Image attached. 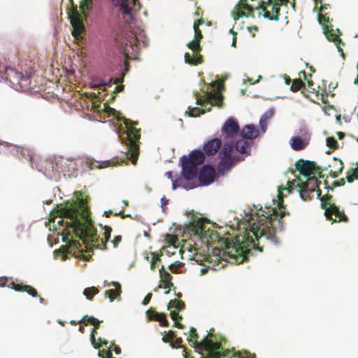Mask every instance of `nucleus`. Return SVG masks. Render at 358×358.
<instances>
[{
    "mask_svg": "<svg viewBox=\"0 0 358 358\" xmlns=\"http://www.w3.org/2000/svg\"><path fill=\"white\" fill-rule=\"evenodd\" d=\"M241 135L243 138L252 141L258 137L259 131L254 125L250 124L242 129Z\"/></svg>",
    "mask_w": 358,
    "mask_h": 358,
    "instance_id": "obj_26",
    "label": "nucleus"
},
{
    "mask_svg": "<svg viewBox=\"0 0 358 358\" xmlns=\"http://www.w3.org/2000/svg\"><path fill=\"white\" fill-rule=\"evenodd\" d=\"M257 6L250 5L247 0H240L238 4L235 7L234 11V19L237 20L242 17L251 16L255 17L254 11Z\"/></svg>",
    "mask_w": 358,
    "mask_h": 358,
    "instance_id": "obj_15",
    "label": "nucleus"
},
{
    "mask_svg": "<svg viewBox=\"0 0 358 358\" xmlns=\"http://www.w3.org/2000/svg\"><path fill=\"white\" fill-rule=\"evenodd\" d=\"M324 29L326 37L328 38V40L336 43L338 50L342 53L343 57H345V54L343 53V49L341 48V45H344V43L339 38V36L334 33V29H329L328 26H326Z\"/></svg>",
    "mask_w": 358,
    "mask_h": 358,
    "instance_id": "obj_25",
    "label": "nucleus"
},
{
    "mask_svg": "<svg viewBox=\"0 0 358 358\" xmlns=\"http://www.w3.org/2000/svg\"><path fill=\"white\" fill-rule=\"evenodd\" d=\"M300 183L310 189V192H316L317 198H320L321 201V206L325 210L324 215L327 220L333 222H348V218L343 210H340L339 208L331 203L333 196L330 194H324L321 196V190L319 189L320 181L313 175L306 178L305 181L300 179Z\"/></svg>",
    "mask_w": 358,
    "mask_h": 358,
    "instance_id": "obj_4",
    "label": "nucleus"
},
{
    "mask_svg": "<svg viewBox=\"0 0 358 358\" xmlns=\"http://www.w3.org/2000/svg\"><path fill=\"white\" fill-rule=\"evenodd\" d=\"M327 145L333 150H336L338 148V142L334 137H328L327 138Z\"/></svg>",
    "mask_w": 358,
    "mask_h": 358,
    "instance_id": "obj_46",
    "label": "nucleus"
},
{
    "mask_svg": "<svg viewBox=\"0 0 358 358\" xmlns=\"http://www.w3.org/2000/svg\"><path fill=\"white\" fill-rule=\"evenodd\" d=\"M92 0H82L80 3V9L81 13L85 15V12L91 8Z\"/></svg>",
    "mask_w": 358,
    "mask_h": 358,
    "instance_id": "obj_43",
    "label": "nucleus"
},
{
    "mask_svg": "<svg viewBox=\"0 0 358 358\" xmlns=\"http://www.w3.org/2000/svg\"><path fill=\"white\" fill-rule=\"evenodd\" d=\"M61 169L58 162L50 159L41 160L38 164V170L50 178L58 176Z\"/></svg>",
    "mask_w": 358,
    "mask_h": 358,
    "instance_id": "obj_13",
    "label": "nucleus"
},
{
    "mask_svg": "<svg viewBox=\"0 0 358 358\" xmlns=\"http://www.w3.org/2000/svg\"><path fill=\"white\" fill-rule=\"evenodd\" d=\"M180 264H181V263H180V262H175V263H173V264H171L169 266V269H170L171 271L174 272V268H176L178 266H179V265H180Z\"/></svg>",
    "mask_w": 358,
    "mask_h": 358,
    "instance_id": "obj_60",
    "label": "nucleus"
},
{
    "mask_svg": "<svg viewBox=\"0 0 358 358\" xmlns=\"http://www.w3.org/2000/svg\"><path fill=\"white\" fill-rule=\"evenodd\" d=\"M152 293H148L145 296V298H144V299H143V301L142 302L143 305H144V306L148 305L150 303V300L152 299Z\"/></svg>",
    "mask_w": 358,
    "mask_h": 358,
    "instance_id": "obj_54",
    "label": "nucleus"
},
{
    "mask_svg": "<svg viewBox=\"0 0 358 358\" xmlns=\"http://www.w3.org/2000/svg\"><path fill=\"white\" fill-rule=\"evenodd\" d=\"M69 19L73 27L72 36L78 41L82 40L81 35L85 32V29L80 13L77 8L73 6L71 13L69 15Z\"/></svg>",
    "mask_w": 358,
    "mask_h": 358,
    "instance_id": "obj_10",
    "label": "nucleus"
},
{
    "mask_svg": "<svg viewBox=\"0 0 358 358\" xmlns=\"http://www.w3.org/2000/svg\"><path fill=\"white\" fill-rule=\"evenodd\" d=\"M117 5L120 8V10L124 15L131 17V10H138L141 8L138 0H117Z\"/></svg>",
    "mask_w": 358,
    "mask_h": 358,
    "instance_id": "obj_19",
    "label": "nucleus"
},
{
    "mask_svg": "<svg viewBox=\"0 0 358 358\" xmlns=\"http://www.w3.org/2000/svg\"><path fill=\"white\" fill-rule=\"evenodd\" d=\"M238 357L239 358H256L255 355H253L252 356H250V354H248V352H243V355H238Z\"/></svg>",
    "mask_w": 358,
    "mask_h": 358,
    "instance_id": "obj_57",
    "label": "nucleus"
},
{
    "mask_svg": "<svg viewBox=\"0 0 358 358\" xmlns=\"http://www.w3.org/2000/svg\"><path fill=\"white\" fill-rule=\"evenodd\" d=\"M122 241V236H115L113 240L112 241V243H113L114 247H117V245L120 243Z\"/></svg>",
    "mask_w": 358,
    "mask_h": 358,
    "instance_id": "obj_56",
    "label": "nucleus"
},
{
    "mask_svg": "<svg viewBox=\"0 0 358 358\" xmlns=\"http://www.w3.org/2000/svg\"><path fill=\"white\" fill-rule=\"evenodd\" d=\"M5 147L8 152L16 156L19 159H25L30 162L31 166L33 165L34 155L29 149L16 146L8 143H5Z\"/></svg>",
    "mask_w": 358,
    "mask_h": 358,
    "instance_id": "obj_14",
    "label": "nucleus"
},
{
    "mask_svg": "<svg viewBox=\"0 0 358 358\" xmlns=\"http://www.w3.org/2000/svg\"><path fill=\"white\" fill-rule=\"evenodd\" d=\"M118 120H122L127 130L122 135H120L122 143L126 145L127 158L130 159L133 164H136L138 157V141L141 138V129L134 127L138 122H134L124 117H117Z\"/></svg>",
    "mask_w": 358,
    "mask_h": 358,
    "instance_id": "obj_6",
    "label": "nucleus"
},
{
    "mask_svg": "<svg viewBox=\"0 0 358 358\" xmlns=\"http://www.w3.org/2000/svg\"><path fill=\"white\" fill-rule=\"evenodd\" d=\"M146 315L150 320L158 321L162 327H169V322L166 320V315L155 311L152 308H150L146 311Z\"/></svg>",
    "mask_w": 358,
    "mask_h": 358,
    "instance_id": "obj_22",
    "label": "nucleus"
},
{
    "mask_svg": "<svg viewBox=\"0 0 358 358\" xmlns=\"http://www.w3.org/2000/svg\"><path fill=\"white\" fill-rule=\"evenodd\" d=\"M159 275L161 279L158 287L167 289L165 292V294H168L170 292L171 288L173 287V283L171 282L173 277L167 271L165 270L164 266H162L159 269Z\"/></svg>",
    "mask_w": 358,
    "mask_h": 358,
    "instance_id": "obj_21",
    "label": "nucleus"
},
{
    "mask_svg": "<svg viewBox=\"0 0 358 358\" xmlns=\"http://www.w3.org/2000/svg\"><path fill=\"white\" fill-rule=\"evenodd\" d=\"M172 308H176L178 311H181L185 308V304L181 300L172 299L168 304V309L170 310Z\"/></svg>",
    "mask_w": 358,
    "mask_h": 358,
    "instance_id": "obj_37",
    "label": "nucleus"
},
{
    "mask_svg": "<svg viewBox=\"0 0 358 358\" xmlns=\"http://www.w3.org/2000/svg\"><path fill=\"white\" fill-rule=\"evenodd\" d=\"M289 0H268L265 2L261 1L256 6V9H262L264 12V17L271 20L278 21L279 20L280 6L287 5Z\"/></svg>",
    "mask_w": 358,
    "mask_h": 358,
    "instance_id": "obj_9",
    "label": "nucleus"
},
{
    "mask_svg": "<svg viewBox=\"0 0 358 358\" xmlns=\"http://www.w3.org/2000/svg\"><path fill=\"white\" fill-rule=\"evenodd\" d=\"M173 327H178L179 329H184L185 328V325H183L182 324L178 322V320L175 321Z\"/></svg>",
    "mask_w": 358,
    "mask_h": 358,
    "instance_id": "obj_63",
    "label": "nucleus"
},
{
    "mask_svg": "<svg viewBox=\"0 0 358 358\" xmlns=\"http://www.w3.org/2000/svg\"><path fill=\"white\" fill-rule=\"evenodd\" d=\"M240 130L237 120L234 117L228 118L221 129V137L224 138L234 137Z\"/></svg>",
    "mask_w": 358,
    "mask_h": 358,
    "instance_id": "obj_16",
    "label": "nucleus"
},
{
    "mask_svg": "<svg viewBox=\"0 0 358 358\" xmlns=\"http://www.w3.org/2000/svg\"><path fill=\"white\" fill-rule=\"evenodd\" d=\"M96 329H92L90 334V341L92 343V345L94 346V348L97 349L99 348V343L96 341L95 336L97 334Z\"/></svg>",
    "mask_w": 358,
    "mask_h": 358,
    "instance_id": "obj_48",
    "label": "nucleus"
},
{
    "mask_svg": "<svg viewBox=\"0 0 358 358\" xmlns=\"http://www.w3.org/2000/svg\"><path fill=\"white\" fill-rule=\"evenodd\" d=\"M332 169L330 171V174H333L336 177L338 173H341L344 168L343 162L341 159L334 158L331 164L329 165Z\"/></svg>",
    "mask_w": 358,
    "mask_h": 358,
    "instance_id": "obj_34",
    "label": "nucleus"
},
{
    "mask_svg": "<svg viewBox=\"0 0 358 358\" xmlns=\"http://www.w3.org/2000/svg\"><path fill=\"white\" fill-rule=\"evenodd\" d=\"M234 147L232 143H226L222 148H220L221 150L219 154L220 159V166H222L224 169H229L236 164V158L231 156Z\"/></svg>",
    "mask_w": 358,
    "mask_h": 358,
    "instance_id": "obj_12",
    "label": "nucleus"
},
{
    "mask_svg": "<svg viewBox=\"0 0 358 358\" xmlns=\"http://www.w3.org/2000/svg\"><path fill=\"white\" fill-rule=\"evenodd\" d=\"M295 183H296V186L299 187L298 192L299 193L301 198L303 200L309 201L313 198L315 192H310V189H308L303 185H301V183H300V179H299L298 180H294L293 182V184L295 185Z\"/></svg>",
    "mask_w": 358,
    "mask_h": 358,
    "instance_id": "obj_27",
    "label": "nucleus"
},
{
    "mask_svg": "<svg viewBox=\"0 0 358 358\" xmlns=\"http://www.w3.org/2000/svg\"><path fill=\"white\" fill-rule=\"evenodd\" d=\"M176 337V335L174 331L172 330H169L167 333V334L162 338V341L164 343H171L174 340V338Z\"/></svg>",
    "mask_w": 358,
    "mask_h": 358,
    "instance_id": "obj_47",
    "label": "nucleus"
},
{
    "mask_svg": "<svg viewBox=\"0 0 358 358\" xmlns=\"http://www.w3.org/2000/svg\"><path fill=\"white\" fill-rule=\"evenodd\" d=\"M296 169L299 173L307 178L314 174L316 169L313 162L300 160L295 164Z\"/></svg>",
    "mask_w": 358,
    "mask_h": 358,
    "instance_id": "obj_20",
    "label": "nucleus"
},
{
    "mask_svg": "<svg viewBox=\"0 0 358 358\" xmlns=\"http://www.w3.org/2000/svg\"><path fill=\"white\" fill-rule=\"evenodd\" d=\"M189 110L187 111V113H188V115L190 117H197L200 115L201 114L205 113V109L204 108H199L197 107L194 108H188Z\"/></svg>",
    "mask_w": 358,
    "mask_h": 358,
    "instance_id": "obj_42",
    "label": "nucleus"
},
{
    "mask_svg": "<svg viewBox=\"0 0 358 358\" xmlns=\"http://www.w3.org/2000/svg\"><path fill=\"white\" fill-rule=\"evenodd\" d=\"M120 47L127 59L135 57L138 51V38L131 31H125L117 38Z\"/></svg>",
    "mask_w": 358,
    "mask_h": 358,
    "instance_id": "obj_8",
    "label": "nucleus"
},
{
    "mask_svg": "<svg viewBox=\"0 0 358 358\" xmlns=\"http://www.w3.org/2000/svg\"><path fill=\"white\" fill-rule=\"evenodd\" d=\"M204 23V21L203 19H198L196 20L194 23V38L196 41H199L201 42V39L203 38V35L201 33V31L199 29V26L203 24Z\"/></svg>",
    "mask_w": 358,
    "mask_h": 358,
    "instance_id": "obj_36",
    "label": "nucleus"
},
{
    "mask_svg": "<svg viewBox=\"0 0 358 358\" xmlns=\"http://www.w3.org/2000/svg\"><path fill=\"white\" fill-rule=\"evenodd\" d=\"M252 145V141H248L247 139L243 138L236 141L235 148L240 153L249 155Z\"/></svg>",
    "mask_w": 358,
    "mask_h": 358,
    "instance_id": "obj_31",
    "label": "nucleus"
},
{
    "mask_svg": "<svg viewBox=\"0 0 358 358\" xmlns=\"http://www.w3.org/2000/svg\"><path fill=\"white\" fill-rule=\"evenodd\" d=\"M187 47L192 50V55H191L188 52H186L185 54V62L188 64L193 66L202 64L203 60V57L201 55V51L202 48L200 45V41L193 39L192 41L188 43Z\"/></svg>",
    "mask_w": 358,
    "mask_h": 358,
    "instance_id": "obj_11",
    "label": "nucleus"
},
{
    "mask_svg": "<svg viewBox=\"0 0 358 358\" xmlns=\"http://www.w3.org/2000/svg\"><path fill=\"white\" fill-rule=\"evenodd\" d=\"M208 103L211 106L222 107L223 105V96L219 92H209L207 95Z\"/></svg>",
    "mask_w": 358,
    "mask_h": 358,
    "instance_id": "obj_32",
    "label": "nucleus"
},
{
    "mask_svg": "<svg viewBox=\"0 0 358 358\" xmlns=\"http://www.w3.org/2000/svg\"><path fill=\"white\" fill-rule=\"evenodd\" d=\"M282 77L285 80L286 85H289L292 82V79L287 75L285 74L282 76Z\"/></svg>",
    "mask_w": 358,
    "mask_h": 358,
    "instance_id": "obj_61",
    "label": "nucleus"
},
{
    "mask_svg": "<svg viewBox=\"0 0 358 358\" xmlns=\"http://www.w3.org/2000/svg\"><path fill=\"white\" fill-rule=\"evenodd\" d=\"M96 319L93 316H89L87 315H84L80 321L78 322V323H83L85 326H87L89 324H92L94 322H96Z\"/></svg>",
    "mask_w": 358,
    "mask_h": 358,
    "instance_id": "obj_44",
    "label": "nucleus"
},
{
    "mask_svg": "<svg viewBox=\"0 0 358 358\" xmlns=\"http://www.w3.org/2000/svg\"><path fill=\"white\" fill-rule=\"evenodd\" d=\"M308 142L299 136H294L290 140V145L294 150H303L308 145Z\"/></svg>",
    "mask_w": 358,
    "mask_h": 358,
    "instance_id": "obj_33",
    "label": "nucleus"
},
{
    "mask_svg": "<svg viewBox=\"0 0 358 358\" xmlns=\"http://www.w3.org/2000/svg\"><path fill=\"white\" fill-rule=\"evenodd\" d=\"M318 20L321 24H323L325 27L327 26V24L329 22V17H326L324 15L322 14L319 15Z\"/></svg>",
    "mask_w": 358,
    "mask_h": 358,
    "instance_id": "obj_51",
    "label": "nucleus"
},
{
    "mask_svg": "<svg viewBox=\"0 0 358 358\" xmlns=\"http://www.w3.org/2000/svg\"><path fill=\"white\" fill-rule=\"evenodd\" d=\"M315 171H316L317 173L319 178H324V176L322 174V171L320 167L316 168Z\"/></svg>",
    "mask_w": 358,
    "mask_h": 358,
    "instance_id": "obj_64",
    "label": "nucleus"
},
{
    "mask_svg": "<svg viewBox=\"0 0 358 358\" xmlns=\"http://www.w3.org/2000/svg\"><path fill=\"white\" fill-rule=\"evenodd\" d=\"M8 278L3 276L0 277V287H8Z\"/></svg>",
    "mask_w": 358,
    "mask_h": 358,
    "instance_id": "obj_53",
    "label": "nucleus"
},
{
    "mask_svg": "<svg viewBox=\"0 0 358 358\" xmlns=\"http://www.w3.org/2000/svg\"><path fill=\"white\" fill-rule=\"evenodd\" d=\"M99 293V289L95 287H87L84 289L83 294L88 300H92L94 295Z\"/></svg>",
    "mask_w": 358,
    "mask_h": 358,
    "instance_id": "obj_41",
    "label": "nucleus"
},
{
    "mask_svg": "<svg viewBox=\"0 0 358 358\" xmlns=\"http://www.w3.org/2000/svg\"><path fill=\"white\" fill-rule=\"evenodd\" d=\"M205 159V154L199 150H193L189 154V157H187V162L196 165V166L202 164L204 162Z\"/></svg>",
    "mask_w": 358,
    "mask_h": 358,
    "instance_id": "obj_28",
    "label": "nucleus"
},
{
    "mask_svg": "<svg viewBox=\"0 0 358 358\" xmlns=\"http://www.w3.org/2000/svg\"><path fill=\"white\" fill-rule=\"evenodd\" d=\"M110 345L111 347L114 346L113 350H114L116 355H118L121 353V348L119 346L115 345L114 343H112Z\"/></svg>",
    "mask_w": 358,
    "mask_h": 358,
    "instance_id": "obj_59",
    "label": "nucleus"
},
{
    "mask_svg": "<svg viewBox=\"0 0 358 358\" xmlns=\"http://www.w3.org/2000/svg\"><path fill=\"white\" fill-rule=\"evenodd\" d=\"M357 179H358V164L356 168L349 170L346 175V180L348 182H352Z\"/></svg>",
    "mask_w": 358,
    "mask_h": 358,
    "instance_id": "obj_40",
    "label": "nucleus"
},
{
    "mask_svg": "<svg viewBox=\"0 0 358 358\" xmlns=\"http://www.w3.org/2000/svg\"><path fill=\"white\" fill-rule=\"evenodd\" d=\"M259 123H260V126H261V128L262 129L265 131H266V120H264L262 117L260 119V121H259Z\"/></svg>",
    "mask_w": 358,
    "mask_h": 358,
    "instance_id": "obj_58",
    "label": "nucleus"
},
{
    "mask_svg": "<svg viewBox=\"0 0 358 358\" xmlns=\"http://www.w3.org/2000/svg\"><path fill=\"white\" fill-rule=\"evenodd\" d=\"M0 78L8 81L10 86L15 90L25 91L31 88L30 76H24L15 69L1 63H0Z\"/></svg>",
    "mask_w": 358,
    "mask_h": 358,
    "instance_id": "obj_7",
    "label": "nucleus"
},
{
    "mask_svg": "<svg viewBox=\"0 0 358 358\" xmlns=\"http://www.w3.org/2000/svg\"><path fill=\"white\" fill-rule=\"evenodd\" d=\"M280 194L278 196L279 209L273 208L268 209L266 215L262 213L261 216L259 215L257 222L252 223L249 230L245 229L243 234L236 236L234 241L224 238L217 231L207 228L206 224L208 222L206 218H199L191 222L188 230L206 245L223 242L224 253L231 259V262L241 264L248 259L251 249L262 252L266 245L279 243L276 234L284 229L282 220L286 214H289L285 210Z\"/></svg>",
    "mask_w": 358,
    "mask_h": 358,
    "instance_id": "obj_1",
    "label": "nucleus"
},
{
    "mask_svg": "<svg viewBox=\"0 0 358 358\" xmlns=\"http://www.w3.org/2000/svg\"><path fill=\"white\" fill-rule=\"evenodd\" d=\"M57 208L59 220L52 225V231L62 236L63 242L67 243L72 233L79 239L93 236L95 230L84 199L78 205L66 203Z\"/></svg>",
    "mask_w": 358,
    "mask_h": 358,
    "instance_id": "obj_2",
    "label": "nucleus"
},
{
    "mask_svg": "<svg viewBox=\"0 0 358 358\" xmlns=\"http://www.w3.org/2000/svg\"><path fill=\"white\" fill-rule=\"evenodd\" d=\"M222 148V141L220 138H215L209 140L203 146L205 154L211 156L215 155Z\"/></svg>",
    "mask_w": 358,
    "mask_h": 358,
    "instance_id": "obj_23",
    "label": "nucleus"
},
{
    "mask_svg": "<svg viewBox=\"0 0 358 358\" xmlns=\"http://www.w3.org/2000/svg\"><path fill=\"white\" fill-rule=\"evenodd\" d=\"M305 83L301 78L294 79L292 82L290 90L293 92H296L305 88Z\"/></svg>",
    "mask_w": 358,
    "mask_h": 358,
    "instance_id": "obj_38",
    "label": "nucleus"
},
{
    "mask_svg": "<svg viewBox=\"0 0 358 358\" xmlns=\"http://www.w3.org/2000/svg\"><path fill=\"white\" fill-rule=\"evenodd\" d=\"M170 315H171V319L174 322L182 319V315H179V313L175 310L171 311Z\"/></svg>",
    "mask_w": 358,
    "mask_h": 358,
    "instance_id": "obj_52",
    "label": "nucleus"
},
{
    "mask_svg": "<svg viewBox=\"0 0 358 358\" xmlns=\"http://www.w3.org/2000/svg\"><path fill=\"white\" fill-rule=\"evenodd\" d=\"M99 342H97L99 345V348L101 346H106L108 345V341L106 340H102L101 338H99Z\"/></svg>",
    "mask_w": 358,
    "mask_h": 358,
    "instance_id": "obj_62",
    "label": "nucleus"
},
{
    "mask_svg": "<svg viewBox=\"0 0 358 358\" xmlns=\"http://www.w3.org/2000/svg\"><path fill=\"white\" fill-rule=\"evenodd\" d=\"M108 285H113L115 289H107L105 296H108L110 301H113L122 292L121 285L118 282L113 281Z\"/></svg>",
    "mask_w": 358,
    "mask_h": 358,
    "instance_id": "obj_30",
    "label": "nucleus"
},
{
    "mask_svg": "<svg viewBox=\"0 0 358 358\" xmlns=\"http://www.w3.org/2000/svg\"><path fill=\"white\" fill-rule=\"evenodd\" d=\"M174 339L175 341H171V346L173 348H181V344L182 343V339L181 338H175Z\"/></svg>",
    "mask_w": 358,
    "mask_h": 358,
    "instance_id": "obj_50",
    "label": "nucleus"
},
{
    "mask_svg": "<svg viewBox=\"0 0 358 358\" xmlns=\"http://www.w3.org/2000/svg\"><path fill=\"white\" fill-rule=\"evenodd\" d=\"M94 229L95 231L92 237H86L85 239L80 238L83 243L85 244V247L87 248L85 251H84V250L82 248V245L79 240H71L69 241L67 246H62L61 248V250H64L63 252L64 253V255L66 256L68 255H71L76 257V258H80L85 261H90L92 257L91 255L88 253L92 250L90 245H92V246L96 248L106 250V244L110 238L112 228L107 225L104 227V241L103 239H100L99 237L97 236L96 229L94 227Z\"/></svg>",
    "mask_w": 358,
    "mask_h": 358,
    "instance_id": "obj_3",
    "label": "nucleus"
},
{
    "mask_svg": "<svg viewBox=\"0 0 358 358\" xmlns=\"http://www.w3.org/2000/svg\"><path fill=\"white\" fill-rule=\"evenodd\" d=\"M180 162L182 163V173L184 178L187 180L194 178L197 174V166L187 162L186 156L182 157Z\"/></svg>",
    "mask_w": 358,
    "mask_h": 358,
    "instance_id": "obj_18",
    "label": "nucleus"
},
{
    "mask_svg": "<svg viewBox=\"0 0 358 358\" xmlns=\"http://www.w3.org/2000/svg\"><path fill=\"white\" fill-rule=\"evenodd\" d=\"M118 164L117 160H108L104 162H94L90 164V167L92 169L94 168L97 169H103L108 166H114Z\"/></svg>",
    "mask_w": 358,
    "mask_h": 358,
    "instance_id": "obj_35",
    "label": "nucleus"
},
{
    "mask_svg": "<svg viewBox=\"0 0 358 358\" xmlns=\"http://www.w3.org/2000/svg\"><path fill=\"white\" fill-rule=\"evenodd\" d=\"M208 334L201 341H197L199 335L195 328L192 327L189 330V336L188 341L189 343H192L194 348L196 350L204 351L205 353H201V358H222L225 356H229L227 354L223 353V347L219 342H214L209 338ZM243 352H236L234 355L235 358L238 357V355H243Z\"/></svg>",
    "mask_w": 358,
    "mask_h": 358,
    "instance_id": "obj_5",
    "label": "nucleus"
},
{
    "mask_svg": "<svg viewBox=\"0 0 358 358\" xmlns=\"http://www.w3.org/2000/svg\"><path fill=\"white\" fill-rule=\"evenodd\" d=\"M345 184V180L343 178H341L338 180L334 181L333 182V187L326 186V188L328 189L333 190L334 187L343 186Z\"/></svg>",
    "mask_w": 358,
    "mask_h": 358,
    "instance_id": "obj_49",
    "label": "nucleus"
},
{
    "mask_svg": "<svg viewBox=\"0 0 358 358\" xmlns=\"http://www.w3.org/2000/svg\"><path fill=\"white\" fill-rule=\"evenodd\" d=\"M151 255H152V260H151L150 268H151V269L152 271H155V265H156V264L158 262L161 261L160 255H159L157 252H152Z\"/></svg>",
    "mask_w": 358,
    "mask_h": 358,
    "instance_id": "obj_45",
    "label": "nucleus"
},
{
    "mask_svg": "<svg viewBox=\"0 0 358 358\" xmlns=\"http://www.w3.org/2000/svg\"><path fill=\"white\" fill-rule=\"evenodd\" d=\"M215 177V170L209 165L203 166L199 173V180L201 185H210L214 181Z\"/></svg>",
    "mask_w": 358,
    "mask_h": 358,
    "instance_id": "obj_17",
    "label": "nucleus"
},
{
    "mask_svg": "<svg viewBox=\"0 0 358 358\" xmlns=\"http://www.w3.org/2000/svg\"><path fill=\"white\" fill-rule=\"evenodd\" d=\"M123 81V78H117L115 79L110 78L108 83L103 82L101 80H94L92 82L93 88H97L102 90H106V87L111 86L112 83L118 85Z\"/></svg>",
    "mask_w": 358,
    "mask_h": 358,
    "instance_id": "obj_29",
    "label": "nucleus"
},
{
    "mask_svg": "<svg viewBox=\"0 0 358 358\" xmlns=\"http://www.w3.org/2000/svg\"><path fill=\"white\" fill-rule=\"evenodd\" d=\"M299 75L300 77L301 76H303L304 80L307 82V85H308L307 90L309 92L315 93V88L314 87V83H313V80L308 79V75H307L306 72L305 71H301L299 72Z\"/></svg>",
    "mask_w": 358,
    "mask_h": 358,
    "instance_id": "obj_39",
    "label": "nucleus"
},
{
    "mask_svg": "<svg viewBox=\"0 0 358 358\" xmlns=\"http://www.w3.org/2000/svg\"><path fill=\"white\" fill-rule=\"evenodd\" d=\"M206 102L208 103L207 98L206 99H203L202 98L199 97L198 94L196 95V103L197 105L204 106Z\"/></svg>",
    "mask_w": 358,
    "mask_h": 358,
    "instance_id": "obj_55",
    "label": "nucleus"
},
{
    "mask_svg": "<svg viewBox=\"0 0 358 358\" xmlns=\"http://www.w3.org/2000/svg\"><path fill=\"white\" fill-rule=\"evenodd\" d=\"M8 287L11 288L16 292H25L33 297L38 296V292L36 289L30 285H24L22 283L17 284L12 281L8 284Z\"/></svg>",
    "mask_w": 358,
    "mask_h": 358,
    "instance_id": "obj_24",
    "label": "nucleus"
}]
</instances>
